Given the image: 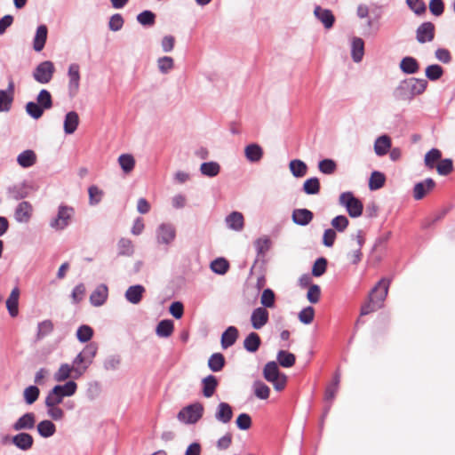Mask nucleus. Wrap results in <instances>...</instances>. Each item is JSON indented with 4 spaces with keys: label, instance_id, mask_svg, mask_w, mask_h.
Returning <instances> with one entry per match:
<instances>
[{
    "label": "nucleus",
    "instance_id": "obj_5",
    "mask_svg": "<svg viewBox=\"0 0 455 455\" xmlns=\"http://www.w3.org/2000/svg\"><path fill=\"white\" fill-rule=\"evenodd\" d=\"M74 209L67 205H60L56 217L50 221V227L55 230H62L67 228L73 216Z\"/></svg>",
    "mask_w": 455,
    "mask_h": 455
},
{
    "label": "nucleus",
    "instance_id": "obj_43",
    "mask_svg": "<svg viewBox=\"0 0 455 455\" xmlns=\"http://www.w3.org/2000/svg\"><path fill=\"white\" fill-rule=\"evenodd\" d=\"M263 375L268 382L276 380V378L281 375L277 363L274 361L268 362L264 367Z\"/></svg>",
    "mask_w": 455,
    "mask_h": 455
},
{
    "label": "nucleus",
    "instance_id": "obj_39",
    "mask_svg": "<svg viewBox=\"0 0 455 455\" xmlns=\"http://www.w3.org/2000/svg\"><path fill=\"white\" fill-rule=\"evenodd\" d=\"M200 172L204 176L212 178L220 173V165L213 161L205 162L201 164Z\"/></svg>",
    "mask_w": 455,
    "mask_h": 455
},
{
    "label": "nucleus",
    "instance_id": "obj_44",
    "mask_svg": "<svg viewBox=\"0 0 455 455\" xmlns=\"http://www.w3.org/2000/svg\"><path fill=\"white\" fill-rule=\"evenodd\" d=\"M54 388L62 397L71 396L76 392L77 384L74 380H69L64 385L55 386Z\"/></svg>",
    "mask_w": 455,
    "mask_h": 455
},
{
    "label": "nucleus",
    "instance_id": "obj_14",
    "mask_svg": "<svg viewBox=\"0 0 455 455\" xmlns=\"http://www.w3.org/2000/svg\"><path fill=\"white\" fill-rule=\"evenodd\" d=\"M14 83L11 79L6 91L0 90V112H8L13 100Z\"/></svg>",
    "mask_w": 455,
    "mask_h": 455
},
{
    "label": "nucleus",
    "instance_id": "obj_17",
    "mask_svg": "<svg viewBox=\"0 0 455 455\" xmlns=\"http://www.w3.org/2000/svg\"><path fill=\"white\" fill-rule=\"evenodd\" d=\"M314 218V214L307 209H295L292 212V221L299 226L308 225Z\"/></svg>",
    "mask_w": 455,
    "mask_h": 455
},
{
    "label": "nucleus",
    "instance_id": "obj_6",
    "mask_svg": "<svg viewBox=\"0 0 455 455\" xmlns=\"http://www.w3.org/2000/svg\"><path fill=\"white\" fill-rule=\"evenodd\" d=\"M54 71L53 63L50 60H45L36 66L33 72V77L36 82L45 84L52 80Z\"/></svg>",
    "mask_w": 455,
    "mask_h": 455
},
{
    "label": "nucleus",
    "instance_id": "obj_50",
    "mask_svg": "<svg viewBox=\"0 0 455 455\" xmlns=\"http://www.w3.org/2000/svg\"><path fill=\"white\" fill-rule=\"evenodd\" d=\"M442 153L437 148H432L429 150L426 155L424 158L425 165L429 168L433 169L435 167V164L441 160Z\"/></svg>",
    "mask_w": 455,
    "mask_h": 455
},
{
    "label": "nucleus",
    "instance_id": "obj_1",
    "mask_svg": "<svg viewBox=\"0 0 455 455\" xmlns=\"http://www.w3.org/2000/svg\"><path fill=\"white\" fill-rule=\"evenodd\" d=\"M427 86V81L421 78H409L402 81L395 90L397 100H407L422 94Z\"/></svg>",
    "mask_w": 455,
    "mask_h": 455
},
{
    "label": "nucleus",
    "instance_id": "obj_63",
    "mask_svg": "<svg viewBox=\"0 0 455 455\" xmlns=\"http://www.w3.org/2000/svg\"><path fill=\"white\" fill-rule=\"evenodd\" d=\"M121 364V357L117 355H112L108 356L103 363L104 369L106 371H116Z\"/></svg>",
    "mask_w": 455,
    "mask_h": 455
},
{
    "label": "nucleus",
    "instance_id": "obj_22",
    "mask_svg": "<svg viewBox=\"0 0 455 455\" xmlns=\"http://www.w3.org/2000/svg\"><path fill=\"white\" fill-rule=\"evenodd\" d=\"M36 416L33 412H27L17 419L12 428L15 431L32 429L35 427Z\"/></svg>",
    "mask_w": 455,
    "mask_h": 455
},
{
    "label": "nucleus",
    "instance_id": "obj_21",
    "mask_svg": "<svg viewBox=\"0 0 455 455\" xmlns=\"http://www.w3.org/2000/svg\"><path fill=\"white\" fill-rule=\"evenodd\" d=\"M145 291L141 284L132 285L126 290L124 297L130 303L137 305L141 301Z\"/></svg>",
    "mask_w": 455,
    "mask_h": 455
},
{
    "label": "nucleus",
    "instance_id": "obj_45",
    "mask_svg": "<svg viewBox=\"0 0 455 455\" xmlns=\"http://www.w3.org/2000/svg\"><path fill=\"white\" fill-rule=\"evenodd\" d=\"M36 102L44 109L48 110L52 108V97L45 89H42L37 97H36Z\"/></svg>",
    "mask_w": 455,
    "mask_h": 455
},
{
    "label": "nucleus",
    "instance_id": "obj_13",
    "mask_svg": "<svg viewBox=\"0 0 455 455\" xmlns=\"http://www.w3.org/2000/svg\"><path fill=\"white\" fill-rule=\"evenodd\" d=\"M356 244L355 248L347 254V259L350 260L352 264H358L362 259V247L365 243L363 232L362 230H358L355 235Z\"/></svg>",
    "mask_w": 455,
    "mask_h": 455
},
{
    "label": "nucleus",
    "instance_id": "obj_29",
    "mask_svg": "<svg viewBox=\"0 0 455 455\" xmlns=\"http://www.w3.org/2000/svg\"><path fill=\"white\" fill-rule=\"evenodd\" d=\"M37 157L36 153L31 149L21 152L17 156V163L22 168H29L36 163Z\"/></svg>",
    "mask_w": 455,
    "mask_h": 455
},
{
    "label": "nucleus",
    "instance_id": "obj_31",
    "mask_svg": "<svg viewBox=\"0 0 455 455\" xmlns=\"http://www.w3.org/2000/svg\"><path fill=\"white\" fill-rule=\"evenodd\" d=\"M391 139L387 135L377 138L374 143V152L377 156H385L391 148Z\"/></svg>",
    "mask_w": 455,
    "mask_h": 455
},
{
    "label": "nucleus",
    "instance_id": "obj_19",
    "mask_svg": "<svg viewBox=\"0 0 455 455\" xmlns=\"http://www.w3.org/2000/svg\"><path fill=\"white\" fill-rule=\"evenodd\" d=\"M264 155L263 148L257 143H251L245 147L244 156L250 163H259Z\"/></svg>",
    "mask_w": 455,
    "mask_h": 455
},
{
    "label": "nucleus",
    "instance_id": "obj_40",
    "mask_svg": "<svg viewBox=\"0 0 455 455\" xmlns=\"http://www.w3.org/2000/svg\"><path fill=\"white\" fill-rule=\"evenodd\" d=\"M72 365L76 368V376H83L90 366L82 352H80L72 362Z\"/></svg>",
    "mask_w": 455,
    "mask_h": 455
},
{
    "label": "nucleus",
    "instance_id": "obj_62",
    "mask_svg": "<svg viewBox=\"0 0 455 455\" xmlns=\"http://www.w3.org/2000/svg\"><path fill=\"white\" fill-rule=\"evenodd\" d=\"M327 267V259L325 258H318L312 267V275L315 277H319L323 275Z\"/></svg>",
    "mask_w": 455,
    "mask_h": 455
},
{
    "label": "nucleus",
    "instance_id": "obj_55",
    "mask_svg": "<svg viewBox=\"0 0 455 455\" xmlns=\"http://www.w3.org/2000/svg\"><path fill=\"white\" fill-rule=\"evenodd\" d=\"M93 336V330L91 326L84 324L81 325L76 331V338L82 342L85 343L91 340Z\"/></svg>",
    "mask_w": 455,
    "mask_h": 455
},
{
    "label": "nucleus",
    "instance_id": "obj_57",
    "mask_svg": "<svg viewBox=\"0 0 455 455\" xmlns=\"http://www.w3.org/2000/svg\"><path fill=\"white\" fill-rule=\"evenodd\" d=\"M157 67L162 74H167L174 67L173 59L169 56L161 57L157 60Z\"/></svg>",
    "mask_w": 455,
    "mask_h": 455
},
{
    "label": "nucleus",
    "instance_id": "obj_15",
    "mask_svg": "<svg viewBox=\"0 0 455 455\" xmlns=\"http://www.w3.org/2000/svg\"><path fill=\"white\" fill-rule=\"evenodd\" d=\"M435 187L433 179L427 178L424 181L418 182L413 188V197L415 200H421L427 193L432 191Z\"/></svg>",
    "mask_w": 455,
    "mask_h": 455
},
{
    "label": "nucleus",
    "instance_id": "obj_25",
    "mask_svg": "<svg viewBox=\"0 0 455 455\" xmlns=\"http://www.w3.org/2000/svg\"><path fill=\"white\" fill-rule=\"evenodd\" d=\"M12 442L17 448L28 451L33 446L34 439L28 433H20L12 437Z\"/></svg>",
    "mask_w": 455,
    "mask_h": 455
},
{
    "label": "nucleus",
    "instance_id": "obj_18",
    "mask_svg": "<svg viewBox=\"0 0 455 455\" xmlns=\"http://www.w3.org/2000/svg\"><path fill=\"white\" fill-rule=\"evenodd\" d=\"M225 222L228 228L236 232L242 231L244 227L243 215L239 212H232L226 217Z\"/></svg>",
    "mask_w": 455,
    "mask_h": 455
},
{
    "label": "nucleus",
    "instance_id": "obj_30",
    "mask_svg": "<svg viewBox=\"0 0 455 455\" xmlns=\"http://www.w3.org/2000/svg\"><path fill=\"white\" fill-rule=\"evenodd\" d=\"M399 67L403 73L408 75L416 74L419 69V64L418 60L411 56L403 58Z\"/></svg>",
    "mask_w": 455,
    "mask_h": 455
},
{
    "label": "nucleus",
    "instance_id": "obj_34",
    "mask_svg": "<svg viewBox=\"0 0 455 455\" xmlns=\"http://www.w3.org/2000/svg\"><path fill=\"white\" fill-rule=\"evenodd\" d=\"M261 344L260 338L258 333H249L243 340V347L250 353H255Z\"/></svg>",
    "mask_w": 455,
    "mask_h": 455
},
{
    "label": "nucleus",
    "instance_id": "obj_8",
    "mask_svg": "<svg viewBox=\"0 0 455 455\" xmlns=\"http://www.w3.org/2000/svg\"><path fill=\"white\" fill-rule=\"evenodd\" d=\"M80 68L76 63L70 64L68 67V93L69 96L74 97L76 95L80 86Z\"/></svg>",
    "mask_w": 455,
    "mask_h": 455
},
{
    "label": "nucleus",
    "instance_id": "obj_64",
    "mask_svg": "<svg viewBox=\"0 0 455 455\" xmlns=\"http://www.w3.org/2000/svg\"><path fill=\"white\" fill-rule=\"evenodd\" d=\"M260 303L263 307H273L275 306V293L271 289H265L260 297Z\"/></svg>",
    "mask_w": 455,
    "mask_h": 455
},
{
    "label": "nucleus",
    "instance_id": "obj_36",
    "mask_svg": "<svg viewBox=\"0 0 455 455\" xmlns=\"http://www.w3.org/2000/svg\"><path fill=\"white\" fill-rule=\"evenodd\" d=\"M174 330V324L172 320H162L158 323L156 333L158 337L168 338L170 337Z\"/></svg>",
    "mask_w": 455,
    "mask_h": 455
},
{
    "label": "nucleus",
    "instance_id": "obj_23",
    "mask_svg": "<svg viewBox=\"0 0 455 455\" xmlns=\"http://www.w3.org/2000/svg\"><path fill=\"white\" fill-rule=\"evenodd\" d=\"M48 29L45 25L37 27L36 35L33 39V48L36 52H41L46 43Z\"/></svg>",
    "mask_w": 455,
    "mask_h": 455
},
{
    "label": "nucleus",
    "instance_id": "obj_59",
    "mask_svg": "<svg viewBox=\"0 0 455 455\" xmlns=\"http://www.w3.org/2000/svg\"><path fill=\"white\" fill-rule=\"evenodd\" d=\"M137 21L142 26L151 27L156 22V15L151 11H143L138 14Z\"/></svg>",
    "mask_w": 455,
    "mask_h": 455
},
{
    "label": "nucleus",
    "instance_id": "obj_37",
    "mask_svg": "<svg viewBox=\"0 0 455 455\" xmlns=\"http://www.w3.org/2000/svg\"><path fill=\"white\" fill-rule=\"evenodd\" d=\"M53 329L54 325L52 320L47 319L38 323L36 339L37 341L42 340L44 337L51 334Z\"/></svg>",
    "mask_w": 455,
    "mask_h": 455
},
{
    "label": "nucleus",
    "instance_id": "obj_49",
    "mask_svg": "<svg viewBox=\"0 0 455 455\" xmlns=\"http://www.w3.org/2000/svg\"><path fill=\"white\" fill-rule=\"evenodd\" d=\"M26 112L33 119H39L44 115V109L37 103L29 101L26 104Z\"/></svg>",
    "mask_w": 455,
    "mask_h": 455
},
{
    "label": "nucleus",
    "instance_id": "obj_42",
    "mask_svg": "<svg viewBox=\"0 0 455 455\" xmlns=\"http://www.w3.org/2000/svg\"><path fill=\"white\" fill-rule=\"evenodd\" d=\"M118 255L131 257L134 253L132 242L128 238H121L117 243Z\"/></svg>",
    "mask_w": 455,
    "mask_h": 455
},
{
    "label": "nucleus",
    "instance_id": "obj_51",
    "mask_svg": "<svg viewBox=\"0 0 455 455\" xmlns=\"http://www.w3.org/2000/svg\"><path fill=\"white\" fill-rule=\"evenodd\" d=\"M425 74L430 81H436L443 75V68L438 64H432L426 68Z\"/></svg>",
    "mask_w": 455,
    "mask_h": 455
},
{
    "label": "nucleus",
    "instance_id": "obj_4",
    "mask_svg": "<svg viewBox=\"0 0 455 455\" xmlns=\"http://www.w3.org/2000/svg\"><path fill=\"white\" fill-rule=\"evenodd\" d=\"M156 243L159 245L170 246L176 238V228L171 223H162L156 229Z\"/></svg>",
    "mask_w": 455,
    "mask_h": 455
},
{
    "label": "nucleus",
    "instance_id": "obj_41",
    "mask_svg": "<svg viewBox=\"0 0 455 455\" xmlns=\"http://www.w3.org/2000/svg\"><path fill=\"white\" fill-rule=\"evenodd\" d=\"M290 171L296 178L304 177L307 172V164L299 159L291 160L289 164Z\"/></svg>",
    "mask_w": 455,
    "mask_h": 455
},
{
    "label": "nucleus",
    "instance_id": "obj_54",
    "mask_svg": "<svg viewBox=\"0 0 455 455\" xmlns=\"http://www.w3.org/2000/svg\"><path fill=\"white\" fill-rule=\"evenodd\" d=\"M254 246L258 255H265L271 246V241L267 236H262L258 238L254 242Z\"/></svg>",
    "mask_w": 455,
    "mask_h": 455
},
{
    "label": "nucleus",
    "instance_id": "obj_7",
    "mask_svg": "<svg viewBox=\"0 0 455 455\" xmlns=\"http://www.w3.org/2000/svg\"><path fill=\"white\" fill-rule=\"evenodd\" d=\"M435 28L430 21L420 24L416 30V39L419 44L432 42L435 38Z\"/></svg>",
    "mask_w": 455,
    "mask_h": 455
},
{
    "label": "nucleus",
    "instance_id": "obj_33",
    "mask_svg": "<svg viewBox=\"0 0 455 455\" xmlns=\"http://www.w3.org/2000/svg\"><path fill=\"white\" fill-rule=\"evenodd\" d=\"M364 53V43L360 37H354L351 44V56L355 62H360Z\"/></svg>",
    "mask_w": 455,
    "mask_h": 455
},
{
    "label": "nucleus",
    "instance_id": "obj_27",
    "mask_svg": "<svg viewBox=\"0 0 455 455\" xmlns=\"http://www.w3.org/2000/svg\"><path fill=\"white\" fill-rule=\"evenodd\" d=\"M108 298V287L105 284H100L90 296L91 303L95 307L103 305Z\"/></svg>",
    "mask_w": 455,
    "mask_h": 455
},
{
    "label": "nucleus",
    "instance_id": "obj_61",
    "mask_svg": "<svg viewBox=\"0 0 455 455\" xmlns=\"http://www.w3.org/2000/svg\"><path fill=\"white\" fill-rule=\"evenodd\" d=\"M318 169L323 174H332L337 169V164L332 159H323L318 163Z\"/></svg>",
    "mask_w": 455,
    "mask_h": 455
},
{
    "label": "nucleus",
    "instance_id": "obj_47",
    "mask_svg": "<svg viewBox=\"0 0 455 455\" xmlns=\"http://www.w3.org/2000/svg\"><path fill=\"white\" fill-rule=\"evenodd\" d=\"M295 355L290 352L280 350L277 354L279 364L284 368H290L295 363Z\"/></svg>",
    "mask_w": 455,
    "mask_h": 455
},
{
    "label": "nucleus",
    "instance_id": "obj_52",
    "mask_svg": "<svg viewBox=\"0 0 455 455\" xmlns=\"http://www.w3.org/2000/svg\"><path fill=\"white\" fill-rule=\"evenodd\" d=\"M229 268V263L227 259L223 258H219L214 259L211 263V269L219 275H224L228 272Z\"/></svg>",
    "mask_w": 455,
    "mask_h": 455
},
{
    "label": "nucleus",
    "instance_id": "obj_11",
    "mask_svg": "<svg viewBox=\"0 0 455 455\" xmlns=\"http://www.w3.org/2000/svg\"><path fill=\"white\" fill-rule=\"evenodd\" d=\"M268 319V311L263 307L255 308L251 315V326L255 330H260L264 327L267 323Z\"/></svg>",
    "mask_w": 455,
    "mask_h": 455
},
{
    "label": "nucleus",
    "instance_id": "obj_9",
    "mask_svg": "<svg viewBox=\"0 0 455 455\" xmlns=\"http://www.w3.org/2000/svg\"><path fill=\"white\" fill-rule=\"evenodd\" d=\"M33 213V207L30 203L27 201L20 202L15 211L14 219L19 223H28Z\"/></svg>",
    "mask_w": 455,
    "mask_h": 455
},
{
    "label": "nucleus",
    "instance_id": "obj_16",
    "mask_svg": "<svg viewBox=\"0 0 455 455\" xmlns=\"http://www.w3.org/2000/svg\"><path fill=\"white\" fill-rule=\"evenodd\" d=\"M80 377L76 376V368L68 363H61L53 375V379L57 382H63L70 378L79 379Z\"/></svg>",
    "mask_w": 455,
    "mask_h": 455
},
{
    "label": "nucleus",
    "instance_id": "obj_56",
    "mask_svg": "<svg viewBox=\"0 0 455 455\" xmlns=\"http://www.w3.org/2000/svg\"><path fill=\"white\" fill-rule=\"evenodd\" d=\"M253 389L255 395L259 399H267L269 397V387L260 380L253 383Z\"/></svg>",
    "mask_w": 455,
    "mask_h": 455
},
{
    "label": "nucleus",
    "instance_id": "obj_58",
    "mask_svg": "<svg viewBox=\"0 0 455 455\" xmlns=\"http://www.w3.org/2000/svg\"><path fill=\"white\" fill-rule=\"evenodd\" d=\"M40 390L36 386H29L24 389L23 395L28 404L34 403L39 396Z\"/></svg>",
    "mask_w": 455,
    "mask_h": 455
},
{
    "label": "nucleus",
    "instance_id": "obj_46",
    "mask_svg": "<svg viewBox=\"0 0 455 455\" xmlns=\"http://www.w3.org/2000/svg\"><path fill=\"white\" fill-rule=\"evenodd\" d=\"M118 163L125 173H130L135 166V159L130 154H123L118 157Z\"/></svg>",
    "mask_w": 455,
    "mask_h": 455
},
{
    "label": "nucleus",
    "instance_id": "obj_2",
    "mask_svg": "<svg viewBox=\"0 0 455 455\" xmlns=\"http://www.w3.org/2000/svg\"><path fill=\"white\" fill-rule=\"evenodd\" d=\"M204 411V405L196 402L182 408L177 419L184 424H195L203 417Z\"/></svg>",
    "mask_w": 455,
    "mask_h": 455
},
{
    "label": "nucleus",
    "instance_id": "obj_10",
    "mask_svg": "<svg viewBox=\"0 0 455 455\" xmlns=\"http://www.w3.org/2000/svg\"><path fill=\"white\" fill-rule=\"evenodd\" d=\"M389 287V281L381 279L371 290L369 295L375 298L376 304L382 307L383 302L387 298Z\"/></svg>",
    "mask_w": 455,
    "mask_h": 455
},
{
    "label": "nucleus",
    "instance_id": "obj_32",
    "mask_svg": "<svg viewBox=\"0 0 455 455\" xmlns=\"http://www.w3.org/2000/svg\"><path fill=\"white\" fill-rule=\"evenodd\" d=\"M238 338V330L235 326H229L221 335V347L226 349L233 346Z\"/></svg>",
    "mask_w": 455,
    "mask_h": 455
},
{
    "label": "nucleus",
    "instance_id": "obj_38",
    "mask_svg": "<svg viewBox=\"0 0 455 455\" xmlns=\"http://www.w3.org/2000/svg\"><path fill=\"white\" fill-rule=\"evenodd\" d=\"M37 431L42 437L49 438L55 434L56 427L51 420L45 419L38 423Z\"/></svg>",
    "mask_w": 455,
    "mask_h": 455
},
{
    "label": "nucleus",
    "instance_id": "obj_53",
    "mask_svg": "<svg viewBox=\"0 0 455 455\" xmlns=\"http://www.w3.org/2000/svg\"><path fill=\"white\" fill-rule=\"evenodd\" d=\"M385 176L383 173L379 172H373L371 175L370 180H369V188L371 190H377L379 189L384 186L385 183Z\"/></svg>",
    "mask_w": 455,
    "mask_h": 455
},
{
    "label": "nucleus",
    "instance_id": "obj_20",
    "mask_svg": "<svg viewBox=\"0 0 455 455\" xmlns=\"http://www.w3.org/2000/svg\"><path fill=\"white\" fill-rule=\"evenodd\" d=\"M20 291L19 287H14L8 299H6V308L11 316L15 317L19 313V299H20Z\"/></svg>",
    "mask_w": 455,
    "mask_h": 455
},
{
    "label": "nucleus",
    "instance_id": "obj_12",
    "mask_svg": "<svg viewBox=\"0 0 455 455\" xmlns=\"http://www.w3.org/2000/svg\"><path fill=\"white\" fill-rule=\"evenodd\" d=\"M314 15L323 25L324 28L330 29L333 27L335 16L331 10L316 5L314 9Z\"/></svg>",
    "mask_w": 455,
    "mask_h": 455
},
{
    "label": "nucleus",
    "instance_id": "obj_24",
    "mask_svg": "<svg viewBox=\"0 0 455 455\" xmlns=\"http://www.w3.org/2000/svg\"><path fill=\"white\" fill-rule=\"evenodd\" d=\"M219 385L218 379L214 375H208L202 379V392L204 397H212Z\"/></svg>",
    "mask_w": 455,
    "mask_h": 455
},
{
    "label": "nucleus",
    "instance_id": "obj_3",
    "mask_svg": "<svg viewBox=\"0 0 455 455\" xmlns=\"http://www.w3.org/2000/svg\"><path fill=\"white\" fill-rule=\"evenodd\" d=\"M339 203L346 208L351 218H357L363 213V205L358 198L355 197L352 192H343L340 194Z\"/></svg>",
    "mask_w": 455,
    "mask_h": 455
},
{
    "label": "nucleus",
    "instance_id": "obj_60",
    "mask_svg": "<svg viewBox=\"0 0 455 455\" xmlns=\"http://www.w3.org/2000/svg\"><path fill=\"white\" fill-rule=\"evenodd\" d=\"M331 224L333 228L332 229H334L335 231L344 232L347 229L349 221L346 216L339 215L331 220Z\"/></svg>",
    "mask_w": 455,
    "mask_h": 455
},
{
    "label": "nucleus",
    "instance_id": "obj_35",
    "mask_svg": "<svg viewBox=\"0 0 455 455\" xmlns=\"http://www.w3.org/2000/svg\"><path fill=\"white\" fill-rule=\"evenodd\" d=\"M225 357L221 353H214L208 359V367L213 372L220 371L225 366Z\"/></svg>",
    "mask_w": 455,
    "mask_h": 455
},
{
    "label": "nucleus",
    "instance_id": "obj_48",
    "mask_svg": "<svg viewBox=\"0 0 455 455\" xmlns=\"http://www.w3.org/2000/svg\"><path fill=\"white\" fill-rule=\"evenodd\" d=\"M303 191L307 195H316L320 191V181L318 178L313 177L305 180L303 184Z\"/></svg>",
    "mask_w": 455,
    "mask_h": 455
},
{
    "label": "nucleus",
    "instance_id": "obj_26",
    "mask_svg": "<svg viewBox=\"0 0 455 455\" xmlns=\"http://www.w3.org/2000/svg\"><path fill=\"white\" fill-rule=\"evenodd\" d=\"M232 407L224 402L219 403L215 413V419L223 424H227L232 419Z\"/></svg>",
    "mask_w": 455,
    "mask_h": 455
},
{
    "label": "nucleus",
    "instance_id": "obj_28",
    "mask_svg": "<svg viewBox=\"0 0 455 455\" xmlns=\"http://www.w3.org/2000/svg\"><path fill=\"white\" fill-rule=\"evenodd\" d=\"M79 124L78 114L75 111H70L66 114L63 128L66 134H73Z\"/></svg>",
    "mask_w": 455,
    "mask_h": 455
}]
</instances>
